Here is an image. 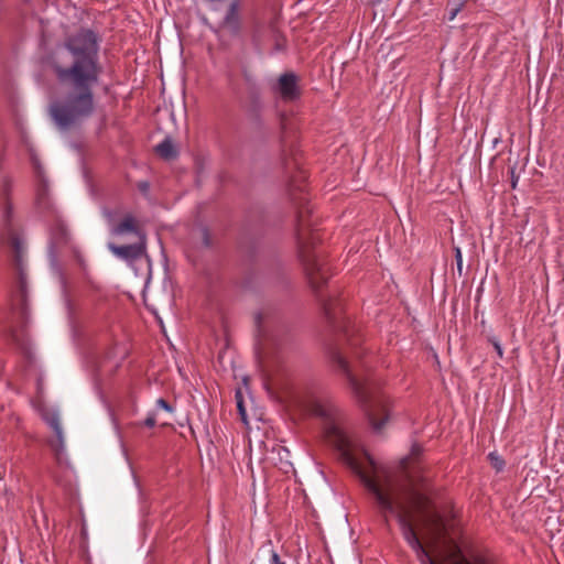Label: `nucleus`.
<instances>
[{
	"label": "nucleus",
	"mask_w": 564,
	"mask_h": 564,
	"mask_svg": "<svg viewBox=\"0 0 564 564\" xmlns=\"http://www.w3.org/2000/svg\"><path fill=\"white\" fill-rule=\"evenodd\" d=\"M138 188L140 189V192H142L143 194H147L150 189V184L148 182H140L138 184Z\"/></svg>",
	"instance_id": "obj_24"
},
{
	"label": "nucleus",
	"mask_w": 564,
	"mask_h": 564,
	"mask_svg": "<svg viewBox=\"0 0 564 564\" xmlns=\"http://www.w3.org/2000/svg\"><path fill=\"white\" fill-rule=\"evenodd\" d=\"M111 232L117 236L123 235L126 232H132L135 235L138 240H140V236H144L132 215L124 216V218L118 225L112 227Z\"/></svg>",
	"instance_id": "obj_12"
},
{
	"label": "nucleus",
	"mask_w": 564,
	"mask_h": 564,
	"mask_svg": "<svg viewBox=\"0 0 564 564\" xmlns=\"http://www.w3.org/2000/svg\"><path fill=\"white\" fill-rule=\"evenodd\" d=\"M7 243L12 250L15 270V280L11 296L9 332L14 345L26 356H30L29 341L31 333L29 323L31 321L32 310L28 301V283L23 262L26 252L25 240L20 231L9 228Z\"/></svg>",
	"instance_id": "obj_3"
},
{
	"label": "nucleus",
	"mask_w": 564,
	"mask_h": 564,
	"mask_svg": "<svg viewBox=\"0 0 564 564\" xmlns=\"http://www.w3.org/2000/svg\"><path fill=\"white\" fill-rule=\"evenodd\" d=\"M270 564H285V562H282L280 560V556L276 552H272V555H271V558H270Z\"/></svg>",
	"instance_id": "obj_23"
},
{
	"label": "nucleus",
	"mask_w": 564,
	"mask_h": 564,
	"mask_svg": "<svg viewBox=\"0 0 564 564\" xmlns=\"http://www.w3.org/2000/svg\"><path fill=\"white\" fill-rule=\"evenodd\" d=\"M362 1L369 6H377L382 2V0H362Z\"/></svg>",
	"instance_id": "obj_25"
},
{
	"label": "nucleus",
	"mask_w": 564,
	"mask_h": 564,
	"mask_svg": "<svg viewBox=\"0 0 564 564\" xmlns=\"http://www.w3.org/2000/svg\"><path fill=\"white\" fill-rule=\"evenodd\" d=\"M101 39L82 28L66 37L64 46L72 56L68 66L54 64L57 82L65 88V96L51 105L54 121L63 129L90 117L95 111L94 87L101 74L99 50Z\"/></svg>",
	"instance_id": "obj_1"
},
{
	"label": "nucleus",
	"mask_w": 564,
	"mask_h": 564,
	"mask_svg": "<svg viewBox=\"0 0 564 564\" xmlns=\"http://www.w3.org/2000/svg\"><path fill=\"white\" fill-rule=\"evenodd\" d=\"M47 195V185L46 182L37 166V210L41 208V212L47 208V216L50 218V245H48V258L53 267L57 264V253L56 248L67 243L68 241V230L61 219L57 212L53 208L50 202H42L44 197Z\"/></svg>",
	"instance_id": "obj_5"
},
{
	"label": "nucleus",
	"mask_w": 564,
	"mask_h": 564,
	"mask_svg": "<svg viewBox=\"0 0 564 564\" xmlns=\"http://www.w3.org/2000/svg\"><path fill=\"white\" fill-rule=\"evenodd\" d=\"M308 213L307 207H300L297 212V251L312 289L319 293L321 286L329 276V268L324 260V252L316 248L319 235L317 230L310 228L306 221Z\"/></svg>",
	"instance_id": "obj_4"
},
{
	"label": "nucleus",
	"mask_w": 564,
	"mask_h": 564,
	"mask_svg": "<svg viewBox=\"0 0 564 564\" xmlns=\"http://www.w3.org/2000/svg\"><path fill=\"white\" fill-rule=\"evenodd\" d=\"M509 172H510V176H511V187L516 188L518 180H519V176L516 175V167L512 166Z\"/></svg>",
	"instance_id": "obj_22"
},
{
	"label": "nucleus",
	"mask_w": 564,
	"mask_h": 564,
	"mask_svg": "<svg viewBox=\"0 0 564 564\" xmlns=\"http://www.w3.org/2000/svg\"><path fill=\"white\" fill-rule=\"evenodd\" d=\"M156 408L162 409L167 412H172L173 408L169 402H166L164 399L160 398L156 400Z\"/></svg>",
	"instance_id": "obj_19"
},
{
	"label": "nucleus",
	"mask_w": 564,
	"mask_h": 564,
	"mask_svg": "<svg viewBox=\"0 0 564 564\" xmlns=\"http://www.w3.org/2000/svg\"><path fill=\"white\" fill-rule=\"evenodd\" d=\"M299 78L294 73L282 74L276 83L275 90L284 101H293L300 97Z\"/></svg>",
	"instance_id": "obj_10"
},
{
	"label": "nucleus",
	"mask_w": 564,
	"mask_h": 564,
	"mask_svg": "<svg viewBox=\"0 0 564 564\" xmlns=\"http://www.w3.org/2000/svg\"><path fill=\"white\" fill-rule=\"evenodd\" d=\"M240 2L239 0H234L229 4L227 12L220 23L221 29H224L229 35L238 36L242 30V21L240 17Z\"/></svg>",
	"instance_id": "obj_11"
},
{
	"label": "nucleus",
	"mask_w": 564,
	"mask_h": 564,
	"mask_svg": "<svg viewBox=\"0 0 564 564\" xmlns=\"http://www.w3.org/2000/svg\"><path fill=\"white\" fill-rule=\"evenodd\" d=\"M156 424V419L154 413H150L144 420V425L148 427H153Z\"/></svg>",
	"instance_id": "obj_21"
},
{
	"label": "nucleus",
	"mask_w": 564,
	"mask_h": 564,
	"mask_svg": "<svg viewBox=\"0 0 564 564\" xmlns=\"http://www.w3.org/2000/svg\"><path fill=\"white\" fill-rule=\"evenodd\" d=\"M262 37L264 39V44L267 42H270V32L269 31L262 32Z\"/></svg>",
	"instance_id": "obj_26"
},
{
	"label": "nucleus",
	"mask_w": 564,
	"mask_h": 564,
	"mask_svg": "<svg viewBox=\"0 0 564 564\" xmlns=\"http://www.w3.org/2000/svg\"><path fill=\"white\" fill-rule=\"evenodd\" d=\"M155 152L164 160H173L177 156V150L170 137H166L155 147Z\"/></svg>",
	"instance_id": "obj_13"
},
{
	"label": "nucleus",
	"mask_w": 564,
	"mask_h": 564,
	"mask_svg": "<svg viewBox=\"0 0 564 564\" xmlns=\"http://www.w3.org/2000/svg\"><path fill=\"white\" fill-rule=\"evenodd\" d=\"M463 6H464L463 3H459V4H456L448 9V20L449 21H453L456 18V15L460 12Z\"/></svg>",
	"instance_id": "obj_17"
},
{
	"label": "nucleus",
	"mask_w": 564,
	"mask_h": 564,
	"mask_svg": "<svg viewBox=\"0 0 564 564\" xmlns=\"http://www.w3.org/2000/svg\"><path fill=\"white\" fill-rule=\"evenodd\" d=\"M488 458L497 471H501L505 468V460L496 452L489 453Z\"/></svg>",
	"instance_id": "obj_15"
},
{
	"label": "nucleus",
	"mask_w": 564,
	"mask_h": 564,
	"mask_svg": "<svg viewBox=\"0 0 564 564\" xmlns=\"http://www.w3.org/2000/svg\"><path fill=\"white\" fill-rule=\"evenodd\" d=\"M488 340L492 344L495 350L497 351L498 357L502 358L503 357V349H502L499 340L496 337H489Z\"/></svg>",
	"instance_id": "obj_16"
},
{
	"label": "nucleus",
	"mask_w": 564,
	"mask_h": 564,
	"mask_svg": "<svg viewBox=\"0 0 564 564\" xmlns=\"http://www.w3.org/2000/svg\"><path fill=\"white\" fill-rule=\"evenodd\" d=\"M236 399H237L238 411L241 414V416L245 417L246 416V410H245V406H243V403H242V399H241V394H240L239 391L236 393Z\"/></svg>",
	"instance_id": "obj_20"
},
{
	"label": "nucleus",
	"mask_w": 564,
	"mask_h": 564,
	"mask_svg": "<svg viewBox=\"0 0 564 564\" xmlns=\"http://www.w3.org/2000/svg\"><path fill=\"white\" fill-rule=\"evenodd\" d=\"M37 412L41 413L42 419L55 433V437L50 441V446L56 454H59L64 449V433L58 412L42 406L39 401Z\"/></svg>",
	"instance_id": "obj_8"
},
{
	"label": "nucleus",
	"mask_w": 564,
	"mask_h": 564,
	"mask_svg": "<svg viewBox=\"0 0 564 564\" xmlns=\"http://www.w3.org/2000/svg\"><path fill=\"white\" fill-rule=\"evenodd\" d=\"M325 317L329 325L346 340V347H335L330 358L337 368L345 375L348 383L362 408L369 424L377 433L381 432L390 419V402L368 377L359 372L358 360L362 350L358 329L350 318L343 315L344 306L339 299L325 297L318 294Z\"/></svg>",
	"instance_id": "obj_2"
},
{
	"label": "nucleus",
	"mask_w": 564,
	"mask_h": 564,
	"mask_svg": "<svg viewBox=\"0 0 564 564\" xmlns=\"http://www.w3.org/2000/svg\"><path fill=\"white\" fill-rule=\"evenodd\" d=\"M254 325L257 356L261 362H264L271 350L282 345V332L268 316L261 313L254 316Z\"/></svg>",
	"instance_id": "obj_6"
},
{
	"label": "nucleus",
	"mask_w": 564,
	"mask_h": 564,
	"mask_svg": "<svg viewBox=\"0 0 564 564\" xmlns=\"http://www.w3.org/2000/svg\"><path fill=\"white\" fill-rule=\"evenodd\" d=\"M264 31L270 32V42H272L274 45V52H281L285 50L286 40L284 35L279 31L275 20H254L252 25L251 41L257 52L261 53L264 46V39L262 37V32Z\"/></svg>",
	"instance_id": "obj_7"
},
{
	"label": "nucleus",
	"mask_w": 564,
	"mask_h": 564,
	"mask_svg": "<svg viewBox=\"0 0 564 564\" xmlns=\"http://www.w3.org/2000/svg\"><path fill=\"white\" fill-rule=\"evenodd\" d=\"M193 237L195 239L199 240V245L203 248H210L212 242V236L207 227H199L196 230L193 231Z\"/></svg>",
	"instance_id": "obj_14"
},
{
	"label": "nucleus",
	"mask_w": 564,
	"mask_h": 564,
	"mask_svg": "<svg viewBox=\"0 0 564 564\" xmlns=\"http://www.w3.org/2000/svg\"><path fill=\"white\" fill-rule=\"evenodd\" d=\"M108 248L116 257L129 262L134 261L145 252V236H140V240L129 245L117 246L109 243Z\"/></svg>",
	"instance_id": "obj_9"
},
{
	"label": "nucleus",
	"mask_w": 564,
	"mask_h": 564,
	"mask_svg": "<svg viewBox=\"0 0 564 564\" xmlns=\"http://www.w3.org/2000/svg\"><path fill=\"white\" fill-rule=\"evenodd\" d=\"M455 260H456V263H457V271L459 273V275L462 274V270H463V256H462V251L459 248H455Z\"/></svg>",
	"instance_id": "obj_18"
}]
</instances>
